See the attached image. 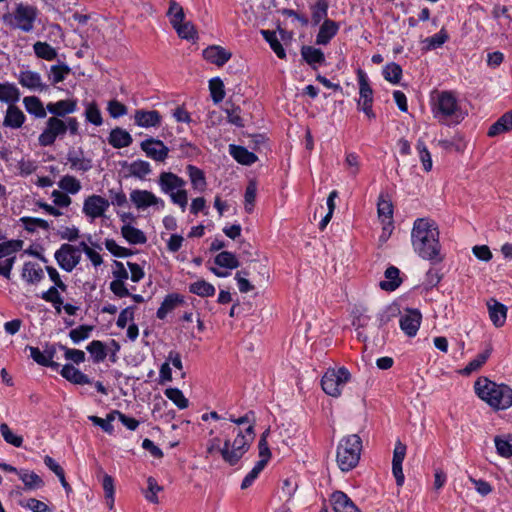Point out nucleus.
<instances>
[{"label": "nucleus", "mask_w": 512, "mask_h": 512, "mask_svg": "<svg viewBox=\"0 0 512 512\" xmlns=\"http://www.w3.org/2000/svg\"><path fill=\"white\" fill-rule=\"evenodd\" d=\"M411 240L415 252L423 259L435 262L442 260L439 231L433 220L427 218L416 219L411 232Z\"/></svg>", "instance_id": "f257e3e1"}, {"label": "nucleus", "mask_w": 512, "mask_h": 512, "mask_svg": "<svg viewBox=\"0 0 512 512\" xmlns=\"http://www.w3.org/2000/svg\"><path fill=\"white\" fill-rule=\"evenodd\" d=\"M255 438V431L251 426L244 430L238 429L234 440L225 439L221 448L223 461L230 466L238 464L241 458L247 453Z\"/></svg>", "instance_id": "f03ea898"}, {"label": "nucleus", "mask_w": 512, "mask_h": 512, "mask_svg": "<svg viewBox=\"0 0 512 512\" xmlns=\"http://www.w3.org/2000/svg\"><path fill=\"white\" fill-rule=\"evenodd\" d=\"M255 438V431L251 426L244 430L238 429L234 440L225 439L221 448L223 461L230 466L238 464L241 458L247 453Z\"/></svg>", "instance_id": "7ed1b4c3"}, {"label": "nucleus", "mask_w": 512, "mask_h": 512, "mask_svg": "<svg viewBox=\"0 0 512 512\" xmlns=\"http://www.w3.org/2000/svg\"><path fill=\"white\" fill-rule=\"evenodd\" d=\"M255 438V431L251 426L244 430L238 429L234 440L225 439L221 448L223 461L230 466L238 464L241 458L247 453Z\"/></svg>", "instance_id": "20e7f679"}, {"label": "nucleus", "mask_w": 512, "mask_h": 512, "mask_svg": "<svg viewBox=\"0 0 512 512\" xmlns=\"http://www.w3.org/2000/svg\"><path fill=\"white\" fill-rule=\"evenodd\" d=\"M4 26L11 30L29 33L34 29L37 19V9L29 4L17 3L13 10H7L1 17Z\"/></svg>", "instance_id": "39448f33"}, {"label": "nucleus", "mask_w": 512, "mask_h": 512, "mask_svg": "<svg viewBox=\"0 0 512 512\" xmlns=\"http://www.w3.org/2000/svg\"><path fill=\"white\" fill-rule=\"evenodd\" d=\"M362 440L357 434L343 437L337 446L336 461L343 472L355 468L360 460Z\"/></svg>", "instance_id": "423d86ee"}, {"label": "nucleus", "mask_w": 512, "mask_h": 512, "mask_svg": "<svg viewBox=\"0 0 512 512\" xmlns=\"http://www.w3.org/2000/svg\"><path fill=\"white\" fill-rule=\"evenodd\" d=\"M482 401H485L493 410H507L512 406V388L506 384H497L482 376Z\"/></svg>", "instance_id": "0eeeda50"}, {"label": "nucleus", "mask_w": 512, "mask_h": 512, "mask_svg": "<svg viewBox=\"0 0 512 512\" xmlns=\"http://www.w3.org/2000/svg\"><path fill=\"white\" fill-rule=\"evenodd\" d=\"M161 192L169 195L171 202L185 211L188 204V194L185 189L186 181L172 172H162L158 178Z\"/></svg>", "instance_id": "6e6552de"}, {"label": "nucleus", "mask_w": 512, "mask_h": 512, "mask_svg": "<svg viewBox=\"0 0 512 512\" xmlns=\"http://www.w3.org/2000/svg\"><path fill=\"white\" fill-rule=\"evenodd\" d=\"M351 374L345 367L328 369L321 379L323 391L332 397H339L344 386L350 381Z\"/></svg>", "instance_id": "1a4fd4ad"}, {"label": "nucleus", "mask_w": 512, "mask_h": 512, "mask_svg": "<svg viewBox=\"0 0 512 512\" xmlns=\"http://www.w3.org/2000/svg\"><path fill=\"white\" fill-rule=\"evenodd\" d=\"M458 112V104L456 97L448 91L438 92L435 98L434 113L435 117L447 119L456 116Z\"/></svg>", "instance_id": "9d476101"}, {"label": "nucleus", "mask_w": 512, "mask_h": 512, "mask_svg": "<svg viewBox=\"0 0 512 512\" xmlns=\"http://www.w3.org/2000/svg\"><path fill=\"white\" fill-rule=\"evenodd\" d=\"M54 257L58 265L65 271L71 272L80 263L79 249L71 244H62Z\"/></svg>", "instance_id": "9b49d317"}, {"label": "nucleus", "mask_w": 512, "mask_h": 512, "mask_svg": "<svg viewBox=\"0 0 512 512\" xmlns=\"http://www.w3.org/2000/svg\"><path fill=\"white\" fill-rule=\"evenodd\" d=\"M109 206L110 202L108 199L93 194L84 199L82 212L90 221H94L97 218L105 216Z\"/></svg>", "instance_id": "f8f14e48"}, {"label": "nucleus", "mask_w": 512, "mask_h": 512, "mask_svg": "<svg viewBox=\"0 0 512 512\" xmlns=\"http://www.w3.org/2000/svg\"><path fill=\"white\" fill-rule=\"evenodd\" d=\"M66 133L64 120L57 117H50L46 122V127L39 135V144L43 147L51 146L54 144L57 137H62Z\"/></svg>", "instance_id": "ddd939ff"}, {"label": "nucleus", "mask_w": 512, "mask_h": 512, "mask_svg": "<svg viewBox=\"0 0 512 512\" xmlns=\"http://www.w3.org/2000/svg\"><path fill=\"white\" fill-rule=\"evenodd\" d=\"M358 81H359V94L360 99L358 101V105L361 106V110L369 117L375 118V113L372 110L373 103V91L369 85L366 74L362 71H358Z\"/></svg>", "instance_id": "4468645a"}, {"label": "nucleus", "mask_w": 512, "mask_h": 512, "mask_svg": "<svg viewBox=\"0 0 512 512\" xmlns=\"http://www.w3.org/2000/svg\"><path fill=\"white\" fill-rule=\"evenodd\" d=\"M130 200L139 210H145L151 206L164 208V201L148 190L135 189L130 193Z\"/></svg>", "instance_id": "2eb2a0df"}, {"label": "nucleus", "mask_w": 512, "mask_h": 512, "mask_svg": "<svg viewBox=\"0 0 512 512\" xmlns=\"http://www.w3.org/2000/svg\"><path fill=\"white\" fill-rule=\"evenodd\" d=\"M141 149L146 155L157 162H163L168 157L169 148L158 139L149 138L141 142Z\"/></svg>", "instance_id": "dca6fc26"}, {"label": "nucleus", "mask_w": 512, "mask_h": 512, "mask_svg": "<svg viewBox=\"0 0 512 512\" xmlns=\"http://www.w3.org/2000/svg\"><path fill=\"white\" fill-rule=\"evenodd\" d=\"M488 317L495 328H501L505 325L508 308L495 298L486 300Z\"/></svg>", "instance_id": "f3484780"}, {"label": "nucleus", "mask_w": 512, "mask_h": 512, "mask_svg": "<svg viewBox=\"0 0 512 512\" xmlns=\"http://www.w3.org/2000/svg\"><path fill=\"white\" fill-rule=\"evenodd\" d=\"M407 447L400 440L395 443L393 458H392V473L395 477L397 486L401 487L404 484V473L402 470V463L406 456Z\"/></svg>", "instance_id": "a211bd4d"}, {"label": "nucleus", "mask_w": 512, "mask_h": 512, "mask_svg": "<svg viewBox=\"0 0 512 512\" xmlns=\"http://www.w3.org/2000/svg\"><path fill=\"white\" fill-rule=\"evenodd\" d=\"M18 81L22 87L32 91H46L48 85L42 81V77L38 72L32 70L21 71L18 76Z\"/></svg>", "instance_id": "6ab92c4d"}, {"label": "nucleus", "mask_w": 512, "mask_h": 512, "mask_svg": "<svg viewBox=\"0 0 512 512\" xmlns=\"http://www.w3.org/2000/svg\"><path fill=\"white\" fill-rule=\"evenodd\" d=\"M421 313L418 310H408L400 317V328L409 337L417 334L421 324Z\"/></svg>", "instance_id": "aec40b11"}, {"label": "nucleus", "mask_w": 512, "mask_h": 512, "mask_svg": "<svg viewBox=\"0 0 512 512\" xmlns=\"http://www.w3.org/2000/svg\"><path fill=\"white\" fill-rule=\"evenodd\" d=\"M203 57L208 62L221 67L231 59L232 53L222 46L211 45L203 50Z\"/></svg>", "instance_id": "412c9836"}, {"label": "nucleus", "mask_w": 512, "mask_h": 512, "mask_svg": "<svg viewBox=\"0 0 512 512\" xmlns=\"http://www.w3.org/2000/svg\"><path fill=\"white\" fill-rule=\"evenodd\" d=\"M134 120L139 127L151 128L160 126L162 116L156 110L139 109L135 111Z\"/></svg>", "instance_id": "4be33fe9"}, {"label": "nucleus", "mask_w": 512, "mask_h": 512, "mask_svg": "<svg viewBox=\"0 0 512 512\" xmlns=\"http://www.w3.org/2000/svg\"><path fill=\"white\" fill-rule=\"evenodd\" d=\"M378 217L383 224V230L390 234L393 229V204L383 196L379 197L377 203Z\"/></svg>", "instance_id": "5701e85b"}, {"label": "nucleus", "mask_w": 512, "mask_h": 512, "mask_svg": "<svg viewBox=\"0 0 512 512\" xmlns=\"http://www.w3.org/2000/svg\"><path fill=\"white\" fill-rule=\"evenodd\" d=\"M46 109L51 113L52 117H65L66 115L72 114L77 109V100L75 99H64L57 102H49Z\"/></svg>", "instance_id": "b1692460"}, {"label": "nucleus", "mask_w": 512, "mask_h": 512, "mask_svg": "<svg viewBox=\"0 0 512 512\" xmlns=\"http://www.w3.org/2000/svg\"><path fill=\"white\" fill-rule=\"evenodd\" d=\"M31 358L39 365L45 367H51L53 369H58L59 364L53 361L54 355L56 353V349L54 347H50L42 352L37 347H29Z\"/></svg>", "instance_id": "393cba45"}, {"label": "nucleus", "mask_w": 512, "mask_h": 512, "mask_svg": "<svg viewBox=\"0 0 512 512\" xmlns=\"http://www.w3.org/2000/svg\"><path fill=\"white\" fill-rule=\"evenodd\" d=\"M331 504L334 512H361L353 501L342 491L331 495Z\"/></svg>", "instance_id": "a878e982"}, {"label": "nucleus", "mask_w": 512, "mask_h": 512, "mask_svg": "<svg viewBox=\"0 0 512 512\" xmlns=\"http://www.w3.org/2000/svg\"><path fill=\"white\" fill-rule=\"evenodd\" d=\"M184 303V298L178 293H171L168 294L163 302L161 303L160 307L158 308L156 312V316L158 319L163 320L167 314L171 311H173L177 306Z\"/></svg>", "instance_id": "bb28decb"}, {"label": "nucleus", "mask_w": 512, "mask_h": 512, "mask_svg": "<svg viewBox=\"0 0 512 512\" xmlns=\"http://www.w3.org/2000/svg\"><path fill=\"white\" fill-rule=\"evenodd\" d=\"M512 130V110L504 113L495 123L488 129L489 137H496L502 133Z\"/></svg>", "instance_id": "cd10ccee"}, {"label": "nucleus", "mask_w": 512, "mask_h": 512, "mask_svg": "<svg viewBox=\"0 0 512 512\" xmlns=\"http://www.w3.org/2000/svg\"><path fill=\"white\" fill-rule=\"evenodd\" d=\"M24 113L14 104L9 105L4 117L3 125L12 129L20 128L25 122Z\"/></svg>", "instance_id": "c85d7f7f"}, {"label": "nucleus", "mask_w": 512, "mask_h": 512, "mask_svg": "<svg viewBox=\"0 0 512 512\" xmlns=\"http://www.w3.org/2000/svg\"><path fill=\"white\" fill-rule=\"evenodd\" d=\"M338 24L332 20L325 19L316 37V43L326 45L338 32Z\"/></svg>", "instance_id": "c756f323"}, {"label": "nucleus", "mask_w": 512, "mask_h": 512, "mask_svg": "<svg viewBox=\"0 0 512 512\" xmlns=\"http://www.w3.org/2000/svg\"><path fill=\"white\" fill-rule=\"evenodd\" d=\"M301 56L313 69H316L317 65L325 63L324 53L313 46H302Z\"/></svg>", "instance_id": "7c9ffc66"}, {"label": "nucleus", "mask_w": 512, "mask_h": 512, "mask_svg": "<svg viewBox=\"0 0 512 512\" xmlns=\"http://www.w3.org/2000/svg\"><path fill=\"white\" fill-rule=\"evenodd\" d=\"M61 375L68 381L84 385V384H90L91 380L88 378L87 375L82 373L79 369L75 368L73 365L66 364L63 366L61 370Z\"/></svg>", "instance_id": "2f4dec72"}, {"label": "nucleus", "mask_w": 512, "mask_h": 512, "mask_svg": "<svg viewBox=\"0 0 512 512\" xmlns=\"http://www.w3.org/2000/svg\"><path fill=\"white\" fill-rule=\"evenodd\" d=\"M23 104L26 111L34 115L36 118H45L47 115V109L44 107L41 100L36 96H26L23 99Z\"/></svg>", "instance_id": "473e14b6"}, {"label": "nucleus", "mask_w": 512, "mask_h": 512, "mask_svg": "<svg viewBox=\"0 0 512 512\" xmlns=\"http://www.w3.org/2000/svg\"><path fill=\"white\" fill-rule=\"evenodd\" d=\"M67 160L71 165V168L78 171L86 172L92 168V162L90 159L83 156V151H69L67 154Z\"/></svg>", "instance_id": "72a5a7b5"}, {"label": "nucleus", "mask_w": 512, "mask_h": 512, "mask_svg": "<svg viewBox=\"0 0 512 512\" xmlns=\"http://www.w3.org/2000/svg\"><path fill=\"white\" fill-rule=\"evenodd\" d=\"M109 144L114 148H125L128 147L133 139L132 136L122 128H115L110 132Z\"/></svg>", "instance_id": "f704fd0d"}, {"label": "nucleus", "mask_w": 512, "mask_h": 512, "mask_svg": "<svg viewBox=\"0 0 512 512\" xmlns=\"http://www.w3.org/2000/svg\"><path fill=\"white\" fill-rule=\"evenodd\" d=\"M22 277L28 283L36 284L43 279L44 273L42 268L37 263L26 262L23 265Z\"/></svg>", "instance_id": "c9c22d12"}, {"label": "nucleus", "mask_w": 512, "mask_h": 512, "mask_svg": "<svg viewBox=\"0 0 512 512\" xmlns=\"http://www.w3.org/2000/svg\"><path fill=\"white\" fill-rule=\"evenodd\" d=\"M400 271L395 266H390L385 271V281L380 282V288L385 291H394L401 284Z\"/></svg>", "instance_id": "e433bc0d"}, {"label": "nucleus", "mask_w": 512, "mask_h": 512, "mask_svg": "<svg viewBox=\"0 0 512 512\" xmlns=\"http://www.w3.org/2000/svg\"><path fill=\"white\" fill-rule=\"evenodd\" d=\"M230 154L240 164L252 165L258 158L243 146L230 145Z\"/></svg>", "instance_id": "4c0bfd02"}, {"label": "nucleus", "mask_w": 512, "mask_h": 512, "mask_svg": "<svg viewBox=\"0 0 512 512\" xmlns=\"http://www.w3.org/2000/svg\"><path fill=\"white\" fill-rule=\"evenodd\" d=\"M186 170L192 187L199 192H203L207 186L204 172L194 165H188Z\"/></svg>", "instance_id": "58836bf2"}, {"label": "nucleus", "mask_w": 512, "mask_h": 512, "mask_svg": "<svg viewBox=\"0 0 512 512\" xmlns=\"http://www.w3.org/2000/svg\"><path fill=\"white\" fill-rule=\"evenodd\" d=\"M121 234L130 244H144L147 241L144 232L130 224L122 226Z\"/></svg>", "instance_id": "ea45409f"}, {"label": "nucleus", "mask_w": 512, "mask_h": 512, "mask_svg": "<svg viewBox=\"0 0 512 512\" xmlns=\"http://www.w3.org/2000/svg\"><path fill=\"white\" fill-rule=\"evenodd\" d=\"M20 98L19 89L13 83H0V101L13 105Z\"/></svg>", "instance_id": "a19ab883"}, {"label": "nucleus", "mask_w": 512, "mask_h": 512, "mask_svg": "<svg viewBox=\"0 0 512 512\" xmlns=\"http://www.w3.org/2000/svg\"><path fill=\"white\" fill-rule=\"evenodd\" d=\"M18 476L28 490L39 489L44 486L42 478L34 472L28 470H20Z\"/></svg>", "instance_id": "79ce46f5"}, {"label": "nucleus", "mask_w": 512, "mask_h": 512, "mask_svg": "<svg viewBox=\"0 0 512 512\" xmlns=\"http://www.w3.org/2000/svg\"><path fill=\"white\" fill-rule=\"evenodd\" d=\"M35 55L46 61H52L57 57V51L47 42L37 41L33 45Z\"/></svg>", "instance_id": "37998d69"}, {"label": "nucleus", "mask_w": 512, "mask_h": 512, "mask_svg": "<svg viewBox=\"0 0 512 512\" xmlns=\"http://www.w3.org/2000/svg\"><path fill=\"white\" fill-rule=\"evenodd\" d=\"M263 38L269 43L271 49L274 51V53L280 58L285 59L286 58V52L280 43V41L277 38L276 32L271 30H261L260 31Z\"/></svg>", "instance_id": "c03bdc74"}, {"label": "nucleus", "mask_w": 512, "mask_h": 512, "mask_svg": "<svg viewBox=\"0 0 512 512\" xmlns=\"http://www.w3.org/2000/svg\"><path fill=\"white\" fill-rule=\"evenodd\" d=\"M71 73V68L65 64L60 63L52 65L48 74L50 82L55 85L65 80V78Z\"/></svg>", "instance_id": "a18cd8bd"}, {"label": "nucleus", "mask_w": 512, "mask_h": 512, "mask_svg": "<svg viewBox=\"0 0 512 512\" xmlns=\"http://www.w3.org/2000/svg\"><path fill=\"white\" fill-rule=\"evenodd\" d=\"M59 188L66 194H77L81 190V182L74 176L65 175L58 182Z\"/></svg>", "instance_id": "49530a36"}, {"label": "nucleus", "mask_w": 512, "mask_h": 512, "mask_svg": "<svg viewBox=\"0 0 512 512\" xmlns=\"http://www.w3.org/2000/svg\"><path fill=\"white\" fill-rule=\"evenodd\" d=\"M116 413H118L117 410H114L107 414L106 418H100L95 415L88 416V419L96 426H99L102 428V430L108 434H112L114 431V427L112 425V422L115 420Z\"/></svg>", "instance_id": "de8ad7c7"}, {"label": "nucleus", "mask_w": 512, "mask_h": 512, "mask_svg": "<svg viewBox=\"0 0 512 512\" xmlns=\"http://www.w3.org/2000/svg\"><path fill=\"white\" fill-rule=\"evenodd\" d=\"M382 73L386 81L398 84L402 78L403 71L399 64L391 62L384 66Z\"/></svg>", "instance_id": "09e8293b"}, {"label": "nucleus", "mask_w": 512, "mask_h": 512, "mask_svg": "<svg viewBox=\"0 0 512 512\" xmlns=\"http://www.w3.org/2000/svg\"><path fill=\"white\" fill-rule=\"evenodd\" d=\"M189 291L200 297H210L215 294V287L205 280H198L189 285Z\"/></svg>", "instance_id": "8fccbe9b"}, {"label": "nucleus", "mask_w": 512, "mask_h": 512, "mask_svg": "<svg viewBox=\"0 0 512 512\" xmlns=\"http://www.w3.org/2000/svg\"><path fill=\"white\" fill-rule=\"evenodd\" d=\"M128 171L131 176L143 179L151 173V166L147 161L136 160L128 166Z\"/></svg>", "instance_id": "3c124183"}, {"label": "nucleus", "mask_w": 512, "mask_h": 512, "mask_svg": "<svg viewBox=\"0 0 512 512\" xmlns=\"http://www.w3.org/2000/svg\"><path fill=\"white\" fill-rule=\"evenodd\" d=\"M216 265L228 269L238 268L240 263L236 256L229 251L220 252L214 259Z\"/></svg>", "instance_id": "603ef678"}, {"label": "nucleus", "mask_w": 512, "mask_h": 512, "mask_svg": "<svg viewBox=\"0 0 512 512\" xmlns=\"http://www.w3.org/2000/svg\"><path fill=\"white\" fill-rule=\"evenodd\" d=\"M24 229L28 232H35L37 229L49 230L50 225L48 221L41 218H33V217H21L19 220Z\"/></svg>", "instance_id": "864d4df0"}, {"label": "nucleus", "mask_w": 512, "mask_h": 512, "mask_svg": "<svg viewBox=\"0 0 512 512\" xmlns=\"http://www.w3.org/2000/svg\"><path fill=\"white\" fill-rule=\"evenodd\" d=\"M58 289L59 288L56 287H50L47 291L42 293L41 297L46 302L52 303L57 313H61L63 298L61 297Z\"/></svg>", "instance_id": "5fc2aeb1"}, {"label": "nucleus", "mask_w": 512, "mask_h": 512, "mask_svg": "<svg viewBox=\"0 0 512 512\" xmlns=\"http://www.w3.org/2000/svg\"><path fill=\"white\" fill-rule=\"evenodd\" d=\"M329 4L326 0H317L311 7L312 21L314 25H318L326 18Z\"/></svg>", "instance_id": "6e6d98bb"}, {"label": "nucleus", "mask_w": 512, "mask_h": 512, "mask_svg": "<svg viewBox=\"0 0 512 512\" xmlns=\"http://www.w3.org/2000/svg\"><path fill=\"white\" fill-rule=\"evenodd\" d=\"M84 115L86 121L92 123L95 126H100L103 123L101 111L95 102H90L86 104Z\"/></svg>", "instance_id": "4d7b16f0"}, {"label": "nucleus", "mask_w": 512, "mask_h": 512, "mask_svg": "<svg viewBox=\"0 0 512 512\" xmlns=\"http://www.w3.org/2000/svg\"><path fill=\"white\" fill-rule=\"evenodd\" d=\"M209 90H210L211 97H212V100L214 101V103L217 104L224 99V97H225L224 83L220 78H218V77L212 78L209 81Z\"/></svg>", "instance_id": "13d9d810"}, {"label": "nucleus", "mask_w": 512, "mask_h": 512, "mask_svg": "<svg viewBox=\"0 0 512 512\" xmlns=\"http://www.w3.org/2000/svg\"><path fill=\"white\" fill-rule=\"evenodd\" d=\"M165 396L171 400L179 409L188 407L189 401L183 392L178 388H168L165 390Z\"/></svg>", "instance_id": "bf43d9fd"}, {"label": "nucleus", "mask_w": 512, "mask_h": 512, "mask_svg": "<svg viewBox=\"0 0 512 512\" xmlns=\"http://www.w3.org/2000/svg\"><path fill=\"white\" fill-rule=\"evenodd\" d=\"M22 248L21 240L7 241L0 244V260L15 257V253Z\"/></svg>", "instance_id": "052dcab7"}, {"label": "nucleus", "mask_w": 512, "mask_h": 512, "mask_svg": "<svg viewBox=\"0 0 512 512\" xmlns=\"http://www.w3.org/2000/svg\"><path fill=\"white\" fill-rule=\"evenodd\" d=\"M87 351L91 353L95 362H102L107 354L104 344L99 340H93L88 346Z\"/></svg>", "instance_id": "680f3d73"}, {"label": "nucleus", "mask_w": 512, "mask_h": 512, "mask_svg": "<svg viewBox=\"0 0 512 512\" xmlns=\"http://www.w3.org/2000/svg\"><path fill=\"white\" fill-rule=\"evenodd\" d=\"M0 433L3 439L8 443L15 447H21L23 443V438L21 436L15 435L9 426L6 423H2L0 425Z\"/></svg>", "instance_id": "e2e57ef3"}, {"label": "nucleus", "mask_w": 512, "mask_h": 512, "mask_svg": "<svg viewBox=\"0 0 512 512\" xmlns=\"http://www.w3.org/2000/svg\"><path fill=\"white\" fill-rule=\"evenodd\" d=\"M420 161L422 162L423 168L426 172H429L432 169V159L431 154L428 151L425 143L419 139L416 146Z\"/></svg>", "instance_id": "0e129e2a"}, {"label": "nucleus", "mask_w": 512, "mask_h": 512, "mask_svg": "<svg viewBox=\"0 0 512 512\" xmlns=\"http://www.w3.org/2000/svg\"><path fill=\"white\" fill-rule=\"evenodd\" d=\"M174 29L182 39L193 40L196 38L197 32L195 26L191 22H184Z\"/></svg>", "instance_id": "69168bd1"}, {"label": "nucleus", "mask_w": 512, "mask_h": 512, "mask_svg": "<svg viewBox=\"0 0 512 512\" xmlns=\"http://www.w3.org/2000/svg\"><path fill=\"white\" fill-rule=\"evenodd\" d=\"M345 165L349 175L355 177L360 171L359 156L354 152L347 153L345 157Z\"/></svg>", "instance_id": "338daca9"}, {"label": "nucleus", "mask_w": 512, "mask_h": 512, "mask_svg": "<svg viewBox=\"0 0 512 512\" xmlns=\"http://www.w3.org/2000/svg\"><path fill=\"white\" fill-rule=\"evenodd\" d=\"M20 505L24 508L30 509L33 512H53L46 503L35 498H30L25 502H20Z\"/></svg>", "instance_id": "774afa93"}]
</instances>
